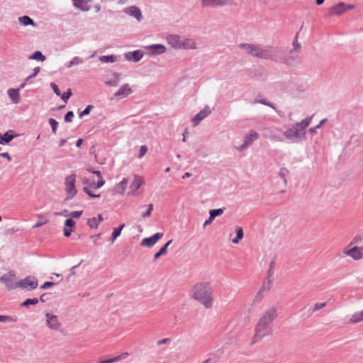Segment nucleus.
I'll return each mask as SVG.
<instances>
[{
	"mask_svg": "<svg viewBox=\"0 0 363 363\" xmlns=\"http://www.w3.org/2000/svg\"><path fill=\"white\" fill-rule=\"evenodd\" d=\"M277 316V308L274 307L270 308L262 315L255 328V334L253 337L254 342L270 334L272 322Z\"/></svg>",
	"mask_w": 363,
	"mask_h": 363,
	"instance_id": "nucleus-1",
	"label": "nucleus"
},
{
	"mask_svg": "<svg viewBox=\"0 0 363 363\" xmlns=\"http://www.w3.org/2000/svg\"><path fill=\"white\" fill-rule=\"evenodd\" d=\"M213 289L209 282H199L190 291V296L206 308L213 306Z\"/></svg>",
	"mask_w": 363,
	"mask_h": 363,
	"instance_id": "nucleus-2",
	"label": "nucleus"
},
{
	"mask_svg": "<svg viewBox=\"0 0 363 363\" xmlns=\"http://www.w3.org/2000/svg\"><path fill=\"white\" fill-rule=\"evenodd\" d=\"M312 116L294 123L284 132V136L291 143H298L306 139V128L309 126Z\"/></svg>",
	"mask_w": 363,
	"mask_h": 363,
	"instance_id": "nucleus-3",
	"label": "nucleus"
},
{
	"mask_svg": "<svg viewBox=\"0 0 363 363\" xmlns=\"http://www.w3.org/2000/svg\"><path fill=\"white\" fill-rule=\"evenodd\" d=\"M238 46L246 54L252 57L268 60L269 56L268 51L269 45L253 43H240Z\"/></svg>",
	"mask_w": 363,
	"mask_h": 363,
	"instance_id": "nucleus-4",
	"label": "nucleus"
},
{
	"mask_svg": "<svg viewBox=\"0 0 363 363\" xmlns=\"http://www.w3.org/2000/svg\"><path fill=\"white\" fill-rule=\"evenodd\" d=\"M269 58L268 60H272L279 63H284L291 65L294 57H289L287 55V51L283 48H269Z\"/></svg>",
	"mask_w": 363,
	"mask_h": 363,
	"instance_id": "nucleus-5",
	"label": "nucleus"
},
{
	"mask_svg": "<svg viewBox=\"0 0 363 363\" xmlns=\"http://www.w3.org/2000/svg\"><path fill=\"white\" fill-rule=\"evenodd\" d=\"M76 174H72L65 178V191L67 193L66 200L72 199L77 194L75 188Z\"/></svg>",
	"mask_w": 363,
	"mask_h": 363,
	"instance_id": "nucleus-6",
	"label": "nucleus"
},
{
	"mask_svg": "<svg viewBox=\"0 0 363 363\" xmlns=\"http://www.w3.org/2000/svg\"><path fill=\"white\" fill-rule=\"evenodd\" d=\"M16 274L13 271H11L0 277V282L4 283L8 290H12L16 287L17 282L15 283Z\"/></svg>",
	"mask_w": 363,
	"mask_h": 363,
	"instance_id": "nucleus-7",
	"label": "nucleus"
},
{
	"mask_svg": "<svg viewBox=\"0 0 363 363\" xmlns=\"http://www.w3.org/2000/svg\"><path fill=\"white\" fill-rule=\"evenodd\" d=\"M19 288L26 289L31 291L36 289L38 286V279L35 277H27L25 279L17 282Z\"/></svg>",
	"mask_w": 363,
	"mask_h": 363,
	"instance_id": "nucleus-8",
	"label": "nucleus"
},
{
	"mask_svg": "<svg viewBox=\"0 0 363 363\" xmlns=\"http://www.w3.org/2000/svg\"><path fill=\"white\" fill-rule=\"evenodd\" d=\"M201 4L205 7H218L232 5L233 0H202Z\"/></svg>",
	"mask_w": 363,
	"mask_h": 363,
	"instance_id": "nucleus-9",
	"label": "nucleus"
},
{
	"mask_svg": "<svg viewBox=\"0 0 363 363\" xmlns=\"http://www.w3.org/2000/svg\"><path fill=\"white\" fill-rule=\"evenodd\" d=\"M344 253L355 260L363 258V247H353L349 250H345Z\"/></svg>",
	"mask_w": 363,
	"mask_h": 363,
	"instance_id": "nucleus-10",
	"label": "nucleus"
},
{
	"mask_svg": "<svg viewBox=\"0 0 363 363\" xmlns=\"http://www.w3.org/2000/svg\"><path fill=\"white\" fill-rule=\"evenodd\" d=\"M211 113V111L208 106H205L203 109H202L201 111H199L193 118H192V123L193 126H196L199 125V123L203 120L205 118H206L210 113Z\"/></svg>",
	"mask_w": 363,
	"mask_h": 363,
	"instance_id": "nucleus-11",
	"label": "nucleus"
},
{
	"mask_svg": "<svg viewBox=\"0 0 363 363\" xmlns=\"http://www.w3.org/2000/svg\"><path fill=\"white\" fill-rule=\"evenodd\" d=\"M163 236V233H157L149 238H144L141 242V245L147 247H152Z\"/></svg>",
	"mask_w": 363,
	"mask_h": 363,
	"instance_id": "nucleus-12",
	"label": "nucleus"
},
{
	"mask_svg": "<svg viewBox=\"0 0 363 363\" xmlns=\"http://www.w3.org/2000/svg\"><path fill=\"white\" fill-rule=\"evenodd\" d=\"M47 318V325L52 330H58L60 327V323L58 321L57 315L50 313H45Z\"/></svg>",
	"mask_w": 363,
	"mask_h": 363,
	"instance_id": "nucleus-13",
	"label": "nucleus"
},
{
	"mask_svg": "<svg viewBox=\"0 0 363 363\" xmlns=\"http://www.w3.org/2000/svg\"><path fill=\"white\" fill-rule=\"evenodd\" d=\"M132 93V89L128 84H123L120 89L114 94L113 97L118 99H123Z\"/></svg>",
	"mask_w": 363,
	"mask_h": 363,
	"instance_id": "nucleus-14",
	"label": "nucleus"
},
{
	"mask_svg": "<svg viewBox=\"0 0 363 363\" xmlns=\"http://www.w3.org/2000/svg\"><path fill=\"white\" fill-rule=\"evenodd\" d=\"M124 12L125 13L130 15V16L135 18L138 22L141 21V20L143 18V15H142L140 9L135 6H130L126 7L124 9Z\"/></svg>",
	"mask_w": 363,
	"mask_h": 363,
	"instance_id": "nucleus-15",
	"label": "nucleus"
},
{
	"mask_svg": "<svg viewBox=\"0 0 363 363\" xmlns=\"http://www.w3.org/2000/svg\"><path fill=\"white\" fill-rule=\"evenodd\" d=\"M125 60L128 61H133L135 62H139L143 57V52L140 50H135L133 52H128L124 54Z\"/></svg>",
	"mask_w": 363,
	"mask_h": 363,
	"instance_id": "nucleus-16",
	"label": "nucleus"
},
{
	"mask_svg": "<svg viewBox=\"0 0 363 363\" xmlns=\"http://www.w3.org/2000/svg\"><path fill=\"white\" fill-rule=\"evenodd\" d=\"M168 44L176 49H181L182 38L178 35H169L167 37Z\"/></svg>",
	"mask_w": 363,
	"mask_h": 363,
	"instance_id": "nucleus-17",
	"label": "nucleus"
},
{
	"mask_svg": "<svg viewBox=\"0 0 363 363\" xmlns=\"http://www.w3.org/2000/svg\"><path fill=\"white\" fill-rule=\"evenodd\" d=\"M74 227L75 221L72 218H67L65 222L64 235L67 238L69 237Z\"/></svg>",
	"mask_w": 363,
	"mask_h": 363,
	"instance_id": "nucleus-18",
	"label": "nucleus"
},
{
	"mask_svg": "<svg viewBox=\"0 0 363 363\" xmlns=\"http://www.w3.org/2000/svg\"><path fill=\"white\" fill-rule=\"evenodd\" d=\"M17 135L14 134V131L13 130L6 131L4 135L0 133V144H8Z\"/></svg>",
	"mask_w": 363,
	"mask_h": 363,
	"instance_id": "nucleus-19",
	"label": "nucleus"
},
{
	"mask_svg": "<svg viewBox=\"0 0 363 363\" xmlns=\"http://www.w3.org/2000/svg\"><path fill=\"white\" fill-rule=\"evenodd\" d=\"M91 0H73L74 7L82 11H88L90 9L89 3Z\"/></svg>",
	"mask_w": 363,
	"mask_h": 363,
	"instance_id": "nucleus-20",
	"label": "nucleus"
},
{
	"mask_svg": "<svg viewBox=\"0 0 363 363\" xmlns=\"http://www.w3.org/2000/svg\"><path fill=\"white\" fill-rule=\"evenodd\" d=\"M264 137L275 142L284 141V138L273 130H267Z\"/></svg>",
	"mask_w": 363,
	"mask_h": 363,
	"instance_id": "nucleus-21",
	"label": "nucleus"
},
{
	"mask_svg": "<svg viewBox=\"0 0 363 363\" xmlns=\"http://www.w3.org/2000/svg\"><path fill=\"white\" fill-rule=\"evenodd\" d=\"M152 55H160L166 51V48L161 44H155L147 48Z\"/></svg>",
	"mask_w": 363,
	"mask_h": 363,
	"instance_id": "nucleus-22",
	"label": "nucleus"
},
{
	"mask_svg": "<svg viewBox=\"0 0 363 363\" xmlns=\"http://www.w3.org/2000/svg\"><path fill=\"white\" fill-rule=\"evenodd\" d=\"M197 44L191 38H182L181 49H196Z\"/></svg>",
	"mask_w": 363,
	"mask_h": 363,
	"instance_id": "nucleus-23",
	"label": "nucleus"
},
{
	"mask_svg": "<svg viewBox=\"0 0 363 363\" xmlns=\"http://www.w3.org/2000/svg\"><path fill=\"white\" fill-rule=\"evenodd\" d=\"M104 218L101 214H98L97 218L94 217L87 220V225L91 228H97L99 225L103 221Z\"/></svg>",
	"mask_w": 363,
	"mask_h": 363,
	"instance_id": "nucleus-24",
	"label": "nucleus"
},
{
	"mask_svg": "<svg viewBox=\"0 0 363 363\" xmlns=\"http://www.w3.org/2000/svg\"><path fill=\"white\" fill-rule=\"evenodd\" d=\"M347 11L346 4L345 3L340 2L335 6H333L330 9V11L333 14L335 15H341L344 12Z\"/></svg>",
	"mask_w": 363,
	"mask_h": 363,
	"instance_id": "nucleus-25",
	"label": "nucleus"
},
{
	"mask_svg": "<svg viewBox=\"0 0 363 363\" xmlns=\"http://www.w3.org/2000/svg\"><path fill=\"white\" fill-rule=\"evenodd\" d=\"M20 89H9L7 91L9 98L14 104L19 103L21 98L19 94Z\"/></svg>",
	"mask_w": 363,
	"mask_h": 363,
	"instance_id": "nucleus-26",
	"label": "nucleus"
},
{
	"mask_svg": "<svg viewBox=\"0 0 363 363\" xmlns=\"http://www.w3.org/2000/svg\"><path fill=\"white\" fill-rule=\"evenodd\" d=\"M259 138V134L255 131H251L249 134L246 135L244 138V142L250 146L255 140Z\"/></svg>",
	"mask_w": 363,
	"mask_h": 363,
	"instance_id": "nucleus-27",
	"label": "nucleus"
},
{
	"mask_svg": "<svg viewBox=\"0 0 363 363\" xmlns=\"http://www.w3.org/2000/svg\"><path fill=\"white\" fill-rule=\"evenodd\" d=\"M224 353V348L221 347L217 350L215 352H211L209 354V358L211 360L212 362H216L223 354Z\"/></svg>",
	"mask_w": 363,
	"mask_h": 363,
	"instance_id": "nucleus-28",
	"label": "nucleus"
},
{
	"mask_svg": "<svg viewBox=\"0 0 363 363\" xmlns=\"http://www.w3.org/2000/svg\"><path fill=\"white\" fill-rule=\"evenodd\" d=\"M124 227L125 224L123 223L119 227L113 229L111 237L109 239L111 243H113L115 240L117 239V238L121 235V233Z\"/></svg>",
	"mask_w": 363,
	"mask_h": 363,
	"instance_id": "nucleus-29",
	"label": "nucleus"
},
{
	"mask_svg": "<svg viewBox=\"0 0 363 363\" xmlns=\"http://www.w3.org/2000/svg\"><path fill=\"white\" fill-rule=\"evenodd\" d=\"M18 21L21 24H22L25 26H35V23L33 21V20L28 16H23L22 17L18 18Z\"/></svg>",
	"mask_w": 363,
	"mask_h": 363,
	"instance_id": "nucleus-30",
	"label": "nucleus"
},
{
	"mask_svg": "<svg viewBox=\"0 0 363 363\" xmlns=\"http://www.w3.org/2000/svg\"><path fill=\"white\" fill-rule=\"evenodd\" d=\"M172 240H169L164 246H162L160 250L156 252L154 255V259H157L162 255H164L167 253L168 246L172 243Z\"/></svg>",
	"mask_w": 363,
	"mask_h": 363,
	"instance_id": "nucleus-31",
	"label": "nucleus"
},
{
	"mask_svg": "<svg viewBox=\"0 0 363 363\" xmlns=\"http://www.w3.org/2000/svg\"><path fill=\"white\" fill-rule=\"evenodd\" d=\"M99 60L104 63L114 62L118 60V57L114 55H103L99 57Z\"/></svg>",
	"mask_w": 363,
	"mask_h": 363,
	"instance_id": "nucleus-32",
	"label": "nucleus"
},
{
	"mask_svg": "<svg viewBox=\"0 0 363 363\" xmlns=\"http://www.w3.org/2000/svg\"><path fill=\"white\" fill-rule=\"evenodd\" d=\"M113 79L106 81L105 82V84L106 85L110 86H118V84L119 83V81H120V79H121L120 78L121 74L119 73H113Z\"/></svg>",
	"mask_w": 363,
	"mask_h": 363,
	"instance_id": "nucleus-33",
	"label": "nucleus"
},
{
	"mask_svg": "<svg viewBox=\"0 0 363 363\" xmlns=\"http://www.w3.org/2000/svg\"><path fill=\"white\" fill-rule=\"evenodd\" d=\"M143 184V180L140 177H135L134 180L133 181L130 188L133 191H137Z\"/></svg>",
	"mask_w": 363,
	"mask_h": 363,
	"instance_id": "nucleus-34",
	"label": "nucleus"
},
{
	"mask_svg": "<svg viewBox=\"0 0 363 363\" xmlns=\"http://www.w3.org/2000/svg\"><path fill=\"white\" fill-rule=\"evenodd\" d=\"M273 279L267 277L266 280L264 281L262 287L259 290L263 291L264 293H267L270 290Z\"/></svg>",
	"mask_w": 363,
	"mask_h": 363,
	"instance_id": "nucleus-35",
	"label": "nucleus"
},
{
	"mask_svg": "<svg viewBox=\"0 0 363 363\" xmlns=\"http://www.w3.org/2000/svg\"><path fill=\"white\" fill-rule=\"evenodd\" d=\"M361 321H363V310L354 313L350 318V322L353 323H357Z\"/></svg>",
	"mask_w": 363,
	"mask_h": 363,
	"instance_id": "nucleus-36",
	"label": "nucleus"
},
{
	"mask_svg": "<svg viewBox=\"0 0 363 363\" xmlns=\"http://www.w3.org/2000/svg\"><path fill=\"white\" fill-rule=\"evenodd\" d=\"M29 59L43 62L45 60L46 58L45 56L43 55L40 51H35L31 55L29 56Z\"/></svg>",
	"mask_w": 363,
	"mask_h": 363,
	"instance_id": "nucleus-37",
	"label": "nucleus"
},
{
	"mask_svg": "<svg viewBox=\"0 0 363 363\" xmlns=\"http://www.w3.org/2000/svg\"><path fill=\"white\" fill-rule=\"evenodd\" d=\"M39 302V299L38 298H28L25 301H23L21 306H26L28 307L30 305H35Z\"/></svg>",
	"mask_w": 363,
	"mask_h": 363,
	"instance_id": "nucleus-38",
	"label": "nucleus"
},
{
	"mask_svg": "<svg viewBox=\"0 0 363 363\" xmlns=\"http://www.w3.org/2000/svg\"><path fill=\"white\" fill-rule=\"evenodd\" d=\"M298 33H296V36H295V38H294V41H293L292 45H293L294 48H293V49H291V50L289 51V52H290L291 54V53H293V52H294V51H298V50H300V49H301V45H300V44L298 43Z\"/></svg>",
	"mask_w": 363,
	"mask_h": 363,
	"instance_id": "nucleus-39",
	"label": "nucleus"
},
{
	"mask_svg": "<svg viewBox=\"0 0 363 363\" xmlns=\"http://www.w3.org/2000/svg\"><path fill=\"white\" fill-rule=\"evenodd\" d=\"M223 213V208H217V209H212L209 211L210 216L212 217V218H214L216 216H219L222 215Z\"/></svg>",
	"mask_w": 363,
	"mask_h": 363,
	"instance_id": "nucleus-40",
	"label": "nucleus"
},
{
	"mask_svg": "<svg viewBox=\"0 0 363 363\" xmlns=\"http://www.w3.org/2000/svg\"><path fill=\"white\" fill-rule=\"evenodd\" d=\"M49 123L52 127V133L55 134L58 126V122L55 119L51 118L49 119Z\"/></svg>",
	"mask_w": 363,
	"mask_h": 363,
	"instance_id": "nucleus-41",
	"label": "nucleus"
},
{
	"mask_svg": "<svg viewBox=\"0 0 363 363\" xmlns=\"http://www.w3.org/2000/svg\"><path fill=\"white\" fill-rule=\"evenodd\" d=\"M15 321H16V319H14L12 316L0 315V323L15 322Z\"/></svg>",
	"mask_w": 363,
	"mask_h": 363,
	"instance_id": "nucleus-42",
	"label": "nucleus"
},
{
	"mask_svg": "<svg viewBox=\"0 0 363 363\" xmlns=\"http://www.w3.org/2000/svg\"><path fill=\"white\" fill-rule=\"evenodd\" d=\"M105 184V181L104 179H99L97 183L94 182L91 184V187L94 189H99L102 187Z\"/></svg>",
	"mask_w": 363,
	"mask_h": 363,
	"instance_id": "nucleus-43",
	"label": "nucleus"
},
{
	"mask_svg": "<svg viewBox=\"0 0 363 363\" xmlns=\"http://www.w3.org/2000/svg\"><path fill=\"white\" fill-rule=\"evenodd\" d=\"M255 103L262 104H263V105H265V106H269V107L272 108L273 109L276 110V107L274 106V104H272V103H270V102L267 101H266V100H264V99H255Z\"/></svg>",
	"mask_w": 363,
	"mask_h": 363,
	"instance_id": "nucleus-44",
	"label": "nucleus"
},
{
	"mask_svg": "<svg viewBox=\"0 0 363 363\" xmlns=\"http://www.w3.org/2000/svg\"><path fill=\"white\" fill-rule=\"evenodd\" d=\"M48 222V220L45 219L43 216H39V220L33 225L34 228H39L43 225L45 224Z\"/></svg>",
	"mask_w": 363,
	"mask_h": 363,
	"instance_id": "nucleus-45",
	"label": "nucleus"
},
{
	"mask_svg": "<svg viewBox=\"0 0 363 363\" xmlns=\"http://www.w3.org/2000/svg\"><path fill=\"white\" fill-rule=\"evenodd\" d=\"M83 190L91 199L99 198L101 196L100 194H93L89 187H86V186L84 187Z\"/></svg>",
	"mask_w": 363,
	"mask_h": 363,
	"instance_id": "nucleus-46",
	"label": "nucleus"
},
{
	"mask_svg": "<svg viewBox=\"0 0 363 363\" xmlns=\"http://www.w3.org/2000/svg\"><path fill=\"white\" fill-rule=\"evenodd\" d=\"M94 108L92 105H88L85 109L79 113V117L82 118L84 116L89 114L90 111Z\"/></svg>",
	"mask_w": 363,
	"mask_h": 363,
	"instance_id": "nucleus-47",
	"label": "nucleus"
},
{
	"mask_svg": "<svg viewBox=\"0 0 363 363\" xmlns=\"http://www.w3.org/2000/svg\"><path fill=\"white\" fill-rule=\"evenodd\" d=\"M73 117H74V113H73V111H68V112L65 114V118H64L65 121L66 123H70V122H72V118H73Z\"/></svg>",
	"mask_w": 363,
	"mask_h": 363,
	"instance_id": "nucleus-48",
	"label": "nucleus"
},
{
	"mask_svg": "<svg viewBox=\"0 0 363 363\" xmlns=\"http://www.w3.org/2000/svg\"><path fill=\"white\" fill-rule=\"evenodd\" d=\"M264 294L265 293H264L261 290H259V291L257 292V294H256V296L255 297L254 303L259 302L264 296Z\"/></svg>",
	"mask_w": 363,
	"mask_h": 363,
	"instance_id": "nucleus-49",
	"label": "nucleus"
},
{
	"mask_svg": "<svg viewBox=\"0 0 363 363\" xmlns=\"http://www.w3.org/2000/svg\"><path fill=\"white\" fill-rule=\"evenodd\" d=\"M327 305V302L324 303H317L315 304L314 308L312 309V312H315L319 311L324 308Z\"/></svg>",
	"mask_w": 363,
	"mask_h": 363,
	"instance_id": "nucleus-50",
	"label": "nucleus"
},
{
	"mask_svg": "<svg viewBox=\"0 0 363 363\" xmlns=\"http://www.w3.org/2000/svg\"><path fill=\"white\" fill-rule=\"evenodd\" d=\"M82 213H83V211H72L69 213V216L72 218H79L82 215Z\"/></svg>",
	"mask_w": 363,
	"mask_h": 363,
	"instance_id": "nucleus-51",
	"label": "nucleus"
},
{
	"mask_svg": "<svg viewBox=\"0 0 363 363\" xmlns=\"http://www.w3.org/2000/svg\"><path fill=\"white\" fill-rule=\"evenodd\" d=\"M289 173V171L286 168H281L279 172V175L284 179V182L286 183V179L285 178L286 175Z\"/></svg>",
	"mask_w": 363,
	"mask_h": 363,
	"instance_id": "nucleus-52",
	"label": "nucleus"
},
{
	"mask_svg": "<svg viewBox=\"0 0 363 363\" xmlns=\"http://www.w3.org/2000/svg\"><path fill=\"white\" fill-rule=\"evenodd\" d=\"M152 209H153V205L152 203L149 204L147 206V210L146 211V212L143 213L142 217L143 218L149 217L151 215V212H152Z\"/></svg>",
	"mask_w": 363,
	"mask_h": 363,
	"instance_id": "nucleus-53",
	"label": "nucleus"
},
{
	"mask_svg": "<svg viewBox=\"0 0 363 363\" xmlns=\"http://www.w3.org/2000/svg\"><path fill=\"white\" fill-rule=\"evenodd\" d=\"M147 152V147L145 145H142L140 148L138 157L142 158Z\"/></svg>",
	"mask_w": 363,
	"mask_h": 363,
	"instance_id": "nucleus-54",
	"label": "nucleus"
},
{
	"mask_svg": "<svg viewBox=\"0 0 363 363\" xmlns=\"http://www.w3.org/2000/svg\"><path fill=\"white\" fill-rule=\"evenodd\" d=\"M50 86L52 87L53 91L55 92V94L57 96H60L61 95L60 90L59 89V88H58L57 84H55V83L52 82L50 84Z\"/></svg>",
	"mask_w": 363,
	"mask_h": 363,
	"instance_id": "nucleus-55",
	"label": "nucleus"
},
{
	"mask_svg": "<svg viewBox=\"0 0 363 363\" xmlns=\"http://www.w3.org/2000/svg\"><path fill=\"white\" fill-rule=\"evenodd\" d=\"M72 96V91L70 89L68 90L67 92L64 93L61 96V99L67 102V101L69 99V97Z\"/></svg>",
	"mask_w": 363,
	"mask_h": 363,
	"instance_id": "nucleus-56",
	"label": "nucleus"
},
{
	"mask_svg": "<svg viewBox=\"0 0 363 363\" xmlns=\"http://www.w3.org/2000/svg\"><path fill=\"white\" fill-rule=\"evenodd\" d=\"M72 61L73 65L75 66L81 63H83L84 60L79 57H74V58H72Z\"/></svg>",
	"mask_w": 363,
	"mask_h": 363,
	"instance_id": "nucleus-57",
	"label": "nucleus"
},
{
	"mask_svg": "<svg viewBox=\"0 0 363 363\" xmlns=\"http://www.w3.org/2000/svg\"><path fill=\"white\" fill-rule=\"evenodd\" d=\"M274 262L272 261L270 263V266H269V268L268 270V277H269L270 279H272V277L274 274Z\"/></svg>",
	"mask_w": 363,
	"mask_h": 363,
	"instance_id": "nucleus-58",
	"label": "nucleus"
},
{
	"mask_svg": "<svg viewBox=\"0 0 363 363\" xmlns=\"http://www.w3.org/2000/svg\"><path fill=\"white\" fill-rule=\"evenodd\" d=\"M56 283H54V282H51V281H45L42 286H41V289H48L54 285H55Z\"/></svg>",
	"mask_w": 363,
	"mask_h": 363,
	"instance_id": "nucleus-59",
	"label": "nucleus"
},
{
	"mask_svg": "<svg viewBox=\"0 0 363 363\" xmlns=\"http://www.w3.org/2000/svg\"><path fill=\"white\" fill-rule=\"evenodd\" d=\"M82 262H83V260H81V262L78 264L73 266L71 268L69 277L75 275V269L77 268L82 263Z\"/></svg>",
	"mask_w": 363,
	"mask_h": 363,
	"instance_id": "nucleus-60",
	"label": "nucleus"
},
{
	"mask_svg": "<svg viewBox=\"0 0 363 363\" xmlns=\"http://www.w3.org/2000/svg\"><path fill=\"white\" fill-rule=\"evenodd\" d=\"M128 184V179H123L119 184H118V186L121 187L122 190L124 191L126 185Z\"/></svg>",
	"mask_w": 363,
	"mask_h": 363,
	"instance_id": "nucleus-61",
	"label": "nucleus"
},
{
	"mask_svg": "<svg viewBox=\"0 0 363 363\" xmlns=\"http://www.w3.org/2000/svg\"><path fill=\"white\" fill-rule=\"evenodd\" d=\"M235 231H236V235L243 238L244 233H243V230L241 227H237Z\"/></svg>",
	"mask_w": 363,
	"mask_h": 363,
	"instance_id": "nucleus-62",
	"label": "nucleus"
},
{
	"mask_svg": "<svg viewBox=\"0 0 363 363\" xmlns=\"http://www.w3.org/2000/svg\"><path fill=\"white\" fill-rule=\"evenodd\" d=\"M214 218H212V217L210 216L209 218L204 222L203 226V228H206L208 225H210Z\"/></svg>",
	"mask_w": 363,
	"mask_h": 363,
	"instance_id": "nucleus-63",
	"label": "nucleus"
},
{
	"mask_svg": "<svg viewBox=\"0 0 363 363\" xmlns=\"http://www.w3.org/2000/svg\"><path fill=\"white\" fill-rule=\"evenodd\" d=\"M69 213H70L67 210L65 209L62 212L55 213V214L57 216L60 215V216H69Z\"/></svg>",
	"mask_w": 363,
	"mask_h": 363,
	"instance_id": "nucleus-64",
	"label": "nucleus"
}]
</instances>
